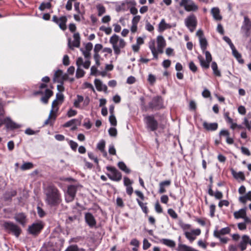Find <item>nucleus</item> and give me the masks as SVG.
Instances as JSON below:
<instances>
[{
  "label": "nucleus",
  "instance_id": "nucleus-31",
  "mask_svg": "<svg viewBox=\"0 0 251 251\" xmlns=\"http://www.w3.org/2000/svg\"><path fill=\"white\" fill-rule=\"evenodd\" d=\"M157 44L158 47L164 48L166 46V41L162 36H158L157 38Z\"/></svg>",
  "mask_w": 251,
  "mask_h": 251
},
{
  "label": "nucleus",
  "instance_id": "nucleus-47",
  "mask_svg": "<svg viewBox=\"0 0 251 251\" xmlns=\"http://www.w3.org/2000/svg\"><path fill=\"white\" fill-rule=\"evenodd\" d=\"M38 132V130L35 131L30 128L25 129V133L28 135L36 134Z\"/></svg>",
  "mask_w": 251,
  "mask_h": 251
},
{
  "label": "nucleus",
  "instance_id": "nucleus-3",
  "mask_svg": "<svg viewBox=\"0 0 251 251\" xmlns=\"http://www.w3.org/2000/svg\"><path fill=\"white\" fill-rule=\"evenodd\" d=\"M64 95L61 93L58 92L56 95V99L54 100L51 105L52 108L50 111V113L48 118L45 121L44 124L48 125L51 124L50 120H55L56 117V113L58 110V105H60L64 101Z\"/></svg>",
  "mask_w": 251,
  "mask_h": 251
},
{
  "label": "nucleus",
  "instance_id": "nucleus-33",
  "mask_svg": "<svg viewBox=\"0 0 251 251\" xmlns=\"http://www.w3.org/2000/svg\"><path fill=\"white\" fill-rule=\"evenodd\" d=\"M136 201L140 207L141 208L142 211L146 214L148 213V207L147 206V203H143L141 201L139 200L138 199H136Z\"/></svg>",
  "mask_w": 251,
  "mask_h": 251
},
{
  "label": "nucleus",
  "instance_id": "nucleus-61",
  "mask_svg": "<svg viewBox=\"0 0 251 251\" xmlns=\"http://www.w3.org/2000/svg\"><path fill=\"white\" fill-rule=\"evenodd\" d=\"M69 63L70 61L69 56L67 55H65L63 58V64L65 66H68L69 65Z\"/></svg>",
  "mask_w": 251,
  "mask_h": 251
},
{
  "label": "nucleus",
  "instance_id": "nucleus-17",
  "mask_svg": "<svg viewBox=\"0 0 251 251\" xmlns=\"http://www.w3.org/2000/svg\"><path fill=\"white\" fill-rule=\"evenodd\" d=\"M53 21L56 23L59 26L60 29L65 30L67 28L66 23L67 19L66 17L62 16L58 18L56 16H54L52 18Z\"/></svg>",
  "mask_w": 251,
  "mask_h": 251
},
{
  "label": "nucleus",
  "instance_id": "nucleus-51",
  "mask_svg": "<svg viewBox=\"0 0 251 251\" xmlns=\"http://www.w3.org/2000/svg\"><path fill=\"white\" fill-rule=\"evenodd\" d=\"M168 213L171 217L174 219H176L177 217V215L176 212L172 209H169L168 210Z\"/></svg>",
  "mask_w": 251,
  "mask_h": 251
},
{
  "label": "nucleus",
  "instance_id": "nucleus-21",
  "mask_svg": "<svg viewBox=\"0 0 251 251\" xmlns=\"http://www.w3.org/2000/svg\"><path fill=\"white\" fill-rule=\"evenodd\" d=\"M15 220L22 225L25 226L26 223V219L25 215L23 213L16 214L14 216Z\"/></svg>",
  "mask_w": 251,
  "mask_h": 251
},
{
  "label": "nucleus",
  "instance_id": "nucleus-43",
  "mask_svg": "<svg viewBox=\"0 0 251 251\" xmlns=\"http://www.w3.org/2000/svg\"><path fill=\"white\" fill-rule=\"evenodd\" d=\"M229 136V132L226 129H222L219 132V136L221 137L222 136L226 137V138Z\"/></svg>",
  "mask_w": 251,
  "mask_h": 251
},
{
  "label": "nucleus",
  "instance_id": "nucleus-44",
  "mask_svg": "<svg viewBox=\"0 0 251 251\" xmlns=\"http://www.w3.org/2000/svg\"><path fill=\"white\" fill-rule=\"evenodd\" d=\"M189 68L190 70L192 71L193 73H195L196 72H197L198 69L197 66L193 61H191L189 62Z\"/></svg>",
  "mask_w": 251,
  "mask_h": 251
},
{
  "label": "nucleus",
  "instance_id": "nucleus-57",
  "mask_svg": "<svg viewBox=\"0 0 251 251\" xmlns=\"http://www.w3.org/2000/svg\"><path fill=\"white\" fill-rule=\"evenodd\" d=\"M149 47L151 52L156 50L155 46V42L154 40L151 41L149 43Z\"/></svg>",
  "mask_w": 251,
  "mask_h": 251
},
{
  "label": "nucleus",
  "instance_id": "nucleus-52",
  "mask_svg": "<svg viewBox=\"0 0 251 251\" xmlns=\"http://www.w3.org/2000/svg\"><path fill=\"white\" fill-rule=\"evenodd\" d=\"M241 152L243 154H245L247 156H250L251 155V152L249 151V150L246 147H242L241 148Z\"/></svg>",
  "mask_w": 251,
  "mask_h": 251
},
{
  "label": "nucleus",
  "instance_id": "nucleus-46",
  "mask_svg": "<svg viewBox=\"0 0 251 251\" xmlns=\"http://www.w3.org/2000/svg\"><path fill=\"white\" fill-rule=\"evenodd\" d=\"M109 122L111 125L116 126L117 125V120L114 115H110L109 118Z\"/></svg>",
  "mask_w": 251,
  "mask_h": 251
},
{
  "label": "nucleus",
  "instance_id": "nucleus-19",
  "mask_svg": "<svg viewBox=\"0 0 251 251\" xmlns=\"http://www.w3.org/2000/svg\"><path fill=\"white\" fill-rule=\"evenodd\" d=\"M78 125V120L77 119H72L66 122L64 125V127H70L72 130H75L77 128Z\"/></svg>",
  "mask_w": 251,
  "mask_h": 251
},
{
  "label": "nucleus",
  "instance_id": "nucleus-28",
  "mask_svg": "<svg viewBox=\"0 0 251 251\" xmlns=\"http://www.w3.org/2000/svg\"><path fill=\"white\" fill-rule=\"evenodd\" d=\"M211 68L213 71V74L218 77L221 76V73L220 71L218 69L217 64L216 62L213 61L211 63Z\"/></svg>",
  "mask_w": 251,
  "mask_h": 251
},
{
  "label": "nucleus",
  "instance_id": "nucleus-22",
  "mask_svg": "<svg viewBox=\"0 0 251 251\" xmlns=\"http://www.w3.org/2000/svg\"><path fill=\"white\" fill-rule=\"evenodd\" d=\"M249 236L247 235H244L242 236V239L238 245V247L241 251H244L247 249V245L248 244Z\"/></svg>",
  "mask_w": 251,
  "mask_h": 251
},
{
  "label": "nucleus",
  "instance_id": "nucleus-38",
  "mask_svg": "<svg viewBox=\"0 0 251 251\" xmlns=\"http://www.w3.org/2000/svg\"><path fill=\"white\" fill-rule=\"evenodd\" d=\"M98 11V15L99 16H101L105 12V9L104 7L100 4H98L96 6Z\"/></svg>",
  "mask_w": 251,
  "mask_h": 251
},
{
  "label": "nucleus",
  "instance_id": "nucleus-53",
  "mask_svg": "<svg viewBox=\"0 0 251 251\" xmlns=\"http://www.w3.org/2000/svg\"><path fill=\"white\" fill-rule=\"evenodd\" d=\"M99 74L97 67L93 66L91 68V75H97Z\"/></svg>",
  "mask_w": 251,
  "mask_h": 251
},
{
  "label": "nucleus",
  "instance_id": "nucleus-14",
  "mask_svg": "<svg viewBox=\"0 0 251 251\" xmlns=\"http://www.w3.org/2000/svg\"><path fill=\"white\" fill-rule=\"evenodd\" d=\"M76 190V187L74 185L68 186L67 192L65 194V200L67 202H71L74 200Z\"/></svg>",
  "mask_w": 251,
  "mask_h": 251
},
{
  "label": "nucleus",
  "instance_id": "nucleus-55",
  "mask_svg": "<svg viewBox=\"0 0 251 251\" xmlns=\"http://www.w3.org/2000/svg\"><path fill=\"white\" fill-rule=\"evenodd\" d=\"M77 114V111L76 110H73L72 109H70L68 111L67 115L68 117H72L76 115Z\"/></svg>",
  "mask_w": 251,
  "mask_h": 251
},
{
  "label": "nucleus",
  "instance_id": "nucleus-58",
  "mask_svg": "<svg viewBox=\"0 0 251 251\" xmlns=\"http://www.w3.org/2000/svg\"><path fill=\"white\" fill-rule=\"evenodd\" d=\"M76 0H68L66 5V8L68 10H71L72 8L73 2H75Z\"/></svg>",
  "mask_w": 251,
  "mask_h": 251
},
{
  "label": "nucleus",
  "instance_id": "nucleus-13",
  "mask_svg": "<svg viewBox=\"0 0 251 251\" xmlns=\"http://www.w3.org/2000/svg\"><path fill=\"white\" fill-rule=\"evenodd\" d=\"M44 225L41 221L35 222L29 226L28 231L30 234L37 235L40 233Z\"/></svg>",
  "mask_w": 251,
  "mask_h": 251
},
{
  "label": "nucleus",
  "instance_id": "nucleus-16",
  "mask_svg": "<svg viewBox=\"0 0 251 251\" xmlns=\"http://www.w3.org/2000/svg\"><path fill=\"white\" fill-rule=\"evenodd\" d=\"M85 221L90 228L96 227V220L94 216L91 213L89 212L85 213Z\"/></svg>",
  "mask_w": 251,
  "mask_h": 251
},
{
  "label": "nucleus",
  "instance_id": "nucleus-49",
  "mask_svg": "<svg viewBox=\"0 0 251 251\" xmlns=\"http://www.w3.org/2000/svg\"><path fill=\"white\" fill-rule=\"evenodd\" d=\"M215 208H216V206L214 204H211L210 205V207H209L210 216L211 217H213L215 215Z\"/></svg>",
  "mask_w": 251,
  "mask_h": 251
},
{
  "label": "nucleus",
  "instance_id": "nucleus-8",
  "mask_svg": "<svg viewBox=\"0 0 251 251\" xmlns=\"http://www.w3.org/2000/svg\"><path fill=\"white\" fill-rule=\"evenodd\" d=\"M106 169L109 172L106 175L111 180L114 181H119L122 179V174L116 168L107 166Z\"/></svg>",
  "mask_w": 251,
  "mask_h": 251
},
{
  "label": "nucleus",
  "instance_id": "nucleus-35",
  "mask_svg": "<svg viewBox=\"0 0 251 251\" xmlns=\"http://www.w3.org/2000/svg\"><path fill=\"white\" fill-rule=\"evenodd\" d=\"M232 175L236 179H240L242 180L245 179V176L244 173L242 172L236 173L234 171H232Z\"/></svg>",
  "mask_w": 251,
  "mask_h": 251
},
{
  "label": "nucleus",
  "instance_id": "nucleus-18",
  "mask_svg": "<svg viewBox=\"0 0 251 251\" xmlns=\"http://www.w3.org/2000/svg\"><path fill=\"white\" fill-rule=\"evenodd\" d=\"M4 124L7 129L13 130L21 127L22 126L13 121L10 118L6 117L4 119Z\"/></svg>",
  "mask_w": 251,
  "mask_h": 251
},
{
  "label": "nucleus",
  "instance_id": "nucleus-42",
  "mask_svg": "<svg viewBox=\"0 0 251 251\" xmlns=\"http://www.w3.org/2000/svg\"><path fill=\"white\" fill-rule=\"evenodd\" d=\"M214 236L220 239V241L224 244H226L227 242V238L226 237H222L221 235H219L217 232H214Z\"/></svg>",
  "mask_w": 251,
  "mask_h": 251
},
{
  "label": "nucleus",
  "instance_id": "nucleus-24",
  "mask_svg": "<svg viewBox=\"0 0 251 251\" xmlns=\"http://www.w3.org/2000/svg\"><path fill=\"white\" fill-rule=\"evenodd\" d=\"M94 83L96 89L99 91H107V87L105 84H103L102 81L99 79H95Z\"/></svg>",
  "mask_w": 251,
  "mask_h": 251
},
{
  "label": "nucleus",
  "instance_id": "nucleus-15",
  "mask_svg": "<svg viewBox=\"0 0 251 251\" xmlns=\"http://www.w3.org/2000/svg\"><path fill=\"white\" fill-rule=\"evenodd\" d=\"M68 75L64 73L62 71L58 70L54 75L53 80L55 82H61L68 79Z\"/></svg>",
  "mask_w": 251,
  "mask_h": 251
},
{
  "label": "nucleus",
  "instance_id": "nucleus-32",
  "mask_svg": "<svg viewBox=\"0 0 251 251\" xmlns=\"http://www.w3.org/2000/svg\"><path fill=\"white\" fill-rule=\"evenodd\" d=\"M118 166L121 170L125 172L126 173L129 174L130 172V170L127 168L124 162H119L118 164Z\"/></svg>",
  "mask_w": 251,
  "mask_h": 251
},
{
  "label": "nucleus",
  "instance_id": "nucleus-41",
  "mask_svg": "<svg viewBox=\"0 0 251 251\" xmlns=\"http://www.w3.org/2000/svg\"><path fill=\"white\" fill-rule=\"evenodd\" d=\"M185 237L191 242L196 239V237L194 236L193 234L191 232H185Z\"/></svg>",
  "mask_w": 251,
  "mask_h": 251
},
{
  "label": "nucleus",
  "instance_id": "nucleus-5",
  "mask_svg": "<svg viewBox=\"0 0 251 251\" xmlns=\"http://www.w3.org/2000/svg\"><path fill=\"white\" fill-rule=\"evenodd\" d=\"M92 43L89 42L86 44L84 49L80 50L85 58V61L83 62L82 58L79 57V66L81 65H82L83 67L85 69H88L89 68L91 64V62L90 61V51L92 50Z\"/></svg>",
  "mask_w": 251,
  "mask_h": 251
},
{
  "label": "nucleus",
  "instance_id": "nucleus-26",
  "mask_svg": "<svg viewBox=\"0 0 251 251\" xmlns=\"http://www.w3.org/2000/svg\"><path fill=\"white\" fill-rule=\"evenodd\" d=\"M211 13L213 18L216 20H221L222 18L220 14V9L218 7H213L211 9Z\"/></svg>",
  "mask_w": 251,
  "mask_h": 251
},
{
  "label": "nucleus",
  "instance_id": "nucleus-29",
  "mask_svg": "<svg viewBox=\"0 0 251 251\" xmlns=\"http://www.w3.org/2000/svg\"><path fill=\"white\" fill-rule=\"evenodd\" d=\"M246 215V212L245 209H241L237 211L234 213V216L236 219L244 218Z\"/></svg>",
  "mask_w": 251,
  "mask_h": 251
},
{
  "label": "nucleus",
  "instance_id": "nucleus-6",
  "mask_svg": "<svg viewBox=\"0 0 251 251\" xmlns=\"http://www.w3.org/2000/svg\"><path fill=\"white\" fill-rule=\"evenodd\" d=\"M2 226L6 231L13 234L16 237H18L22 232L21 228L18 226L10 221L4 222Z\"/></svg>",
  "mask_w": 251,
  "mask_h": 251
},
{
  "label": "nucleus",
  "instance_id": "nucleus-2",
  "mask_svg": "<svg viewBox=\"0 0 251 251\" xmlns=\"http://www.w3.org/2000/svg\"><path fill=\"white\" fill-rule=\"evenodd\" d=\"M201 48L203 53H205V60H204L203 57L201 55L198 56V59L200 62L201 66L205 69L209 68L210 63L212 61V57L209 51L206 50L207 42L205 38L199 39Z\"/></svg>",
  "mask_w": 251,
  "mask_h": 251
},
{
  "label": "nucleus",
  "instance_id": "nucleus-45",
  "mask_svg": "<svg viewBox=\"0 0 251 251\" xmlns=\"http://www.w3.org/2000/svg\"><path fill=\"white\" fill-rule=\"evenodd\" d=\"M108 133L110 136L116 137L117 134V131L115 127H110L108 130Z\"/></svg>",
  "mask_w": 251,
  "mask_h": 251
},
{
  "label": "nucleus",
  "instance_id": "nucleus-60",
  "mask_svg": "<svg viewBox=\"0 0 251 251\" xmlns=\"http://www.w3.org/2000/svg\"><path fill=\"white\" fill-rule=\"evenodd\" d=\"M141 17L139 15L135 16L133 17L132 20V25H137L140 20Z\"/></svg>",
  "mask_w": 251,
  "mask_h": 251
},
{
  "label": "nucleus",
  "instance_id": "nucleus-48",
  "mask_svg": "<svg viewBox=\"0 0 251 251\" xmlns=\"http://www.w3.org/2000/svg\"><path fill=\"white\" fill-rule=\"evenodd\" d=\"M189 247L184 244H179L178 246L177 251H187Z\"/></svg>",
  "mask_w": 251,
  "mask_h": 251
},
{
  "label": "nucleus",
  "instance_id": "nucleus-20",
  "mask_svg": "<svg viewBox=\"0 0 251 251\" xmlns=\"http://www.w3.org/2000/svg\"><path fill=\"white\" fill-rule=\"evenodd\" d=\"M202 126L203 128L208 131H215L218 127L217 123H209L206 121L203 122Z\"/></svg>",
  "mask_w": 251,
  "mask_h": 251
},
{
  "label": "nucleus",
  "instance_id": "nucleus-56",
  "mask_svg": "<svg viewBox=\"0 0 251 251\" xmlns=\"http://www.w3.org/2000/svg\"><path fill=\"white\" fill-rule=\"evenodd\" d=\"M124 183L125 186H128L131 185L133 183V181L130 180V179L127 177H124Z\"/></svg>",
  "mask_w": 251,
  "mask_h": 251
},
{
  "label": "nucleus",
  "instance_id": "nucleus-9",
  "mask_svg": "<svg viewBox=\"0 0 251 251\" xmlns=\"http://www.w3.org/2000/svg\"><path fill=\"white\" fill-rule=\"evenodd\" d=\"M47 85L42 83L40 86V90L35 93V94H44V96L41 99V100L44 103H47L49 98L52 96L53 92L52 91L49 89H46L44 92L42 89L47 87Z\"/></svg>",
  "mask_w": 251,
  "mask_h": 251
},
{
  "label": "nucleus",
  "instance_id": "nucleus-37",
  "mask_svg": "<svg viewBox=\"0 0 251 251\" xmlns=\"http://www.w3.org/2000/svg\"><path fill=\"white\" fill-rule=\"evenodd\" d=\"M229 232H230L229 228L228 227H226L222 228L219 231L215 230L214 232H217L219 235H225V234H228L229 233Z\"/></svg>",
  "mask_w": 251,
  "mask_h": 251
},
{
  "label": "nucleus",
  "instance_id": "nucleus-36",
  "mask_svg": "<svg viewBox=\"0 0 251 251\" xmlns=\"http://www.w3.org/2000/svg\"><path fill=\"white\" fill-rule=\"evenodd\" d=\"M33 167V165L31 162H25L24 163L21 167V170L25 171L29 170Z\"/></svg>",
  "mask_w": 251,
  "mask_h": 251
},
{
  "label": "nucleus",
  "instance_id": "nucleus-59",
  "mask_svg": "<svg viewBox=\"0 0 251 251\" xmlns=\"http://www.w3.org/2000/svg\"><path fill=\"white\" fill-rule=\"evenodd\" d=\"M37 213L40 217H43L45 215V212L40 206H37Z\"/></svg>",
  "mask_w": 251,
  "mask_h": 251
},
{
  "label": "nucleus",
  "instance_id": "nucleus-64",
  "mask_svg": "<svg viewBox=\"0 0 251 251\" xmlns=\"http://www.w3.org/2000/svg\"><path fill=\"white\" fill-rule=\"evenodd\" d=\"M77 245H72L69 247L65 251H78Z\"/></svg>",
  "mask_w": 251,
  "mask_h": 251
},
{
  "label": "nucleus",
  "instance_id": "nucleus-27",
  "mask_svg": "<svg viewBox=\"0 0 251 251\" xmlns=\"http://www.w3.org/2000/svg\"><path fill=\"white\" fill-rule=\"evenodd\" d=\"M242 28L245 30L247 32L251 29V22L246 16L244 17L243 25L242 26Z\"/></svg>",
  "mask_w": 251,
  "mask_h": 251
},
{
  "label": "nucleus",
  "instance_id": "nucleus-12",
  "mask_svg": "<svg viewBox=\"0 0 251 251\" xmlns=\"http://www.w3.org/2000/svg\"><path fill=\"white\" fill-rule=\"evenodd\" d=\"M185 24L190 32H193L197 25V20L194 14H191L185 19Z\"/></svg>",
  "mask_w": 251,
  "mask_h": 251
},
{
  "label": "nucleus",
  "instance_id": "nucleus-7",
  "mask_svg": "<svg viewBox=\"0 0 251 251\" xmlns=\"http://www.w3.org/2000/svg\"><path fill=\"white\" fill-rule=\"evenodd\" d=\"M144 122L146 125L147 129L150 131H154L158 128V122L155 120L154 116L152 115L145 116L144 117Z\"/></svg>",
  "mask_w": 251,
  "mask_h": 251
},
{
  "label": "nucleus",
  "instance_id": "nucleus-50",
  "mask_svg": "<svg viewBox=\"0 0 251 251\" xmlns=\"http://www.w3.org/2000/svg\"><path fill=\"white\" fill-rule=\"evenodd\" d=\"M151 246V243H149V242L148 241V240L146 239H144L143 240V249L144 250H146L148 249H149Z\"/></svg>",
  "mask_w": 251,
  "mask_h": 251
},
{
  "label": "nucleus",
  "instance_id": "nucleus-39",
  "mask_svg": "<svg viewBox=\"0 0 251 251\" xmlns=\"http://www.w3.org/2000/svg\"><path fill=\"white\" fill-rule=\"evenodd\" d=\"M234 56L237 59L238 62L241 63H243L244 62V60L241 58V54L236 50H233V52L232 53Z\"/></svg>",
  "mask_w": 251,
  "mask_h": 251
},
{
  "label": "nucleus",
  "instance_id": "nucleus-1",
  "mask_svg": "<svg viewBox=\"0 0 251 251\" xmlns=\"http://www.w3.org/2000/svg\"><path fill=\"white\" fill-rule=\"evenodd\" d=\"M46 202L50 206H55L61 201L60 195L58 189L54 186L50 185L45 190Z\"/></svg>",
  "mask_w": 251,
  "mask_h": 251
},
{
  "label": "nucleus",
  "instance_id": "nucleus-34",
  "mask_svg": "<svg viewBox=\"0 0 251 251\" xmlns=\"http://www.w3.org/2000/svg\"><path fill=\"white\" fill-rule=\"evenodd\" d=\"M51 7V4L50 2H42L39 7V9L41 11H44L46 9H50Z\"/></svg>",
  "mask_w": 251,
  "mask_h": 251
},
{
  "label": "nucleus",
  "instance_id": "nucleus-30",
  "mask_svg": "<svg viewBox=\"0 0 251 251\" xmlns=\"http://www.w3.org/2000/svg\"><path fill=\"white\" fill-rule=\"evenodd\" d=\"M160 242L164 245L171 248L175 247L176 246V243L172 240L162 239L160 240Z\"/></svg>",
  "mask_w": 251,
  "mask_h": 251
},
{
  "label": "nucleus",
  "instance_id": "nucleus-63",
  "mask_svg": "<svg viewBox=\"0 0 251 251\" xmlns=\"http://www.w3.org/2000/svg\"><path fill=\"white\" fill-rule=\"evenodd\" d=\"M202 95L204 98H209L210 96V92L208 89H204L202 93Z\"/></svg>",
  "mask_w": 251,
  "mask_h": 251
},
{
  "label": "nucleus",
  "instance_id": "nucleus-4",
  "mask_svg": "<svg viewBox=\"0 0 251 251\" xmlns=\"http://www.w3.org/2000/svg\"><path fill=\"white\" fill-rule=\"evenodd\" d=\"M109 42L112 46L114 53L117 55L121 53V50L126 45L125 40L116 34H114L110 37Z\"/></svg>",
  "mask_w": 251,
  "mask_h": 251
},
{
  "label": "nucleus",
  "instance_id": "nucleus-62",
  "mask_svg": "<svg viewBox=\"0 0 251 251\" xmlns=\"http://www.w3.org/2000/svg\"><path fill=\"white\" fill-rule=\"evenodd\" d=\"M155 209L156 212L161 213L162 212V208L158 202H156L155 205Z\"/></svg>",
  "mask_w": 251,
  "mask_h": 251
},
{
  "label": "nucleus",
  "instance_id": "nucleus-40",
  "mask_svg": "<svg viewBox=\"0 0 251 251\" xmlns=\"http://www.w3.org/2000/svg\"><path fill=\"white\" fill-rule=\"evenodd\" d=\"M105 142L103 140L100 141L97 144V149H98L100 151H103L105 148Z\"/></svg>",
  "mask_w": 251,
  "mask_h": 251
},
{
  "label": "nucleus",
  "instance_id": "nucleus-23",
  "mask_svg": "<svg viewBox=\"0 0 251 251\" xmlns=\"http://www.w3.org/2000/svg\"><path fill=\"white\" fill-rule=\"evenodd\" d=\"M68 46L71 49H73L74 47H78V33L74 34L73 41L72 42L70 38L68 39Z\"/></svg>",
  "mask_w": 251,
  "mask_h": 251
},
{
  "label": "nucleus",
  "instance_id": "nucleus-11",
  "mask_svg": "<svg viewBox=\"0 0 251 251\" xmlns=\"http://www.w3.org/2000/svg\"><path fill=\"white\" fill-rule=\"evenodd\" d=\"M149 107L151 109L159 110L163 107V102L161 97L157 96L153 97L149 103Z\"/></svg>",
  "mask_w": 251,
  "mask_h": 251
},
{
  "label": "nucleus",
  "instance_id": "nucleus-10",
  "mask_svg": "<svg viewBox=\"0 0 251 251\" xmlns=\"http://www.w3.org/2000/svg\"><path fill=\"white\" fill-rule=\"evenodd\" d=\"M179 5L188 12H196L199 9V6L193 0H181Z\"/></svg>",
  "mask_w": 251,
  "mask_h": 251
},
{
  "label": "nucleus",
  "instance_id": "nucleus-25",
  "mask_svg": "<svg viewBox=\"0 0 251 251\" xmlns=\"http://www.w3.org/2000/svg\"><path fill=\"white\" fill-rule=\"evenodd\" d=\"M172 27V25H169L168 24H167L165 22V20L163 19L161 20V22L159 24L158 30L159 31L162 32L167 29L171 28Z\"/></svg>",
  "mask_w": 251,
  "mask_h": 251
},
{
  "label": "nucleus",
  "instance_id": "nucleus-54",
  "mask_svg": "<svg viewBox=\"0 0 251 251\" xmlns=\"http://www.w3.org/2000/svg\"><path fill=\"white\" fill-rule=\"evenodd\" d=\"M229 204V203L228 201H227V200H222L219 202L218 206L219 207L221 208L224 205L226 206H228Z\"/></svg>",
  "mask_w": 251,
  "mask_h": 251
}]
</instances>
